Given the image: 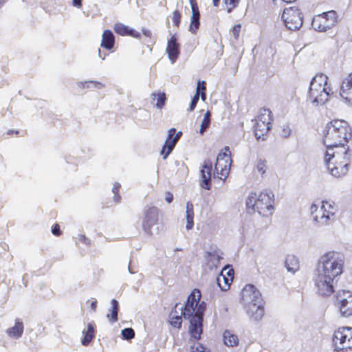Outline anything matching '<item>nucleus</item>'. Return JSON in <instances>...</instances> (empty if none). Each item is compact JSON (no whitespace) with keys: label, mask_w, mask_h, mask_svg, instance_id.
<instances>
[{"label":"nucleus","mask_w":352,"mask_h":352,"mask_svg":"<svg viewBox=\"0 0 352 352\" xmlns=\"http://www.w3.org/2000/svg\"><path fill=\"white\" fill-rule=\"evenodd\" d=\"M220 0H212V3L214 6H218L219 4Z\"/></svg>","instance_id":"60"},{"label":"nucleus","mask_w":352,"mask_h":352,"mask_svg":"<svg viewBox=\"0 0 352 352\" xmlns=\"http://www.w3.org/2000/svg\"><path fill=\"white\" fill-rule=\"evenodd\" d=\"M285 266L288 272L295 273L299 269L298 258L294 255H288L285 261Z\"/></svg>","instance_id":"26"},{"label":"nucleus","mask_w":352,"mask_h":352,"mask_svg":"<svg viewBox=\"0 0 352 352\" xmlns=\"http://www.w3.org/2000/svg\"><path fill=\"white\" fill-rule=\"evenodd\" d=\"M190 352H208L207 349L200 343L195 344L190 348Z\"/></svg>","instance_id":"44"},{"label":"nucleus","mask_w":352,"mask_h":352,"mask_svg":"<svg viewBox=\"0 0 352 352\" xmlns=\"http://www.w3.org/2000/svg\"><path fill=\"white\" fill-rule=\"evenodd\" d=\"M142 31V34L145 36L149 37V38L151 37L152 33H151V32L149 30L146 29V28H143Z\"/></svg>","instance_id":"55"},{"label":"nucleus","mask_w":352,"mask_h":352,"mask_svg":"<svg viewBox=\"0 0 352 352\" xmlns=\"http://www.w3.org/2000/svg\"><path fill=\"white\" fill-rule=\"evenodd\" d=\"M344 257L342 254L331 251L322 255L313 274L316 293L321 296H329L335 292L338 277L343 272Z\"/></svg>","instance_id":"1"},{"label":"nucleus","mask_w":352,"mask_h":352,"mask_svg":"<svg viewBox=\"0 0 352 352\" xmlns=\"http://www.w3.org/2000/svg\"><path fill=\"white\" fill-rule=\"evenodd\" d=\"M241 301L243 305L263 303L261 294L256 287L252 284L246 285L241 293Z\"/></svg>","instance_id":"12"},{"label":"nucleus","mask_w":352,"mask_h":352,"mask_svg":"<svg viewBox=\"0 0 352 352\" xmlns=\"http://www.w3.org/2000/svg\"><path fill=\"white\" fill-rule=\"evenodd\" d=\"M90 307L93 311H95L96 309V307H97V301L94 300V301L91 302Z\"/></svg>","instance_id":"58"},{"label":"nucleus","mask_w":352,"mask_h":352,"mask_svg":"<svg viewBox=\"0 0 352 352\" xmlns=\"http://www.w3.org/2000/svg\"><path fill=\"white\" fill-rule=\"evenodd\" d=\"M201 95V98L202 100H205L206 98V91L199 93Z\"/></svg>","instance_id":"59"},{"label":"nucleus","mask_w":352,"mask_h":352,"mask_svg":"<svg viewBox=\"0 0 352 352\" xmlns=\"http://www.w3.org/2000/svg\"><path fill=\"white\" fill-rule=\"evenodd\" d=\"M114 31L121 36H131L136 38H140L141 36L140 33L135 30L121 23H117L114 25Z\"/></svg>","instance_id":"20"},{"label":"nucleus","mask_w":352,"mask_h":352,"mask_svg":"<svg viewBox=\"0 0 352 352\" xmlns=\"http://www.w3.org/2000/svg\"><path fill=\"white\" fill-rule=\"evenodd\" d=\"M345 157L351 159V151L349 149L346 150L344 147L339 146L327 147L324 162L327 166H329L331 161H342Z\"/></svg>","instance_id":"13"},{"label":"nucleus","mask_w":352,"mask_h":352,"mask_svg":"<svg viewBox=\"0 0 352 352\" xmlns=\"http://www.w3.org/2000/svg\"><path fill=\"white\" fill-rule=\"evenodd\" d=\"M267 161L264 159L259 158L257 160L256 170L261 175L265 173L267 170Z\"/></svg>","instance_id":"38"},{"label":"nucleus","mask_w":352,"mask_h":352,"mask_svg":"<svg viewBox=\"0 0 352 352\" xmlns=\"http://www.w3.org/2000/svg\"><path fill=\"white\" fill-rule=\"evenodd\" d=\"M226 274H227V276L226 277H231L232 278H233V275H234V271L232 269H230L227 271L226 272Z\"/></svg>","instance_id":"57"},{"label":"nucleus","mask_w":352,"mask_h":352,"mask_svg":"<svg viewBox=\"0 0 352 352\" xmlns=\"http://www.w3.org/2000/svg\"><path fill=\"white\" fill-rule=\"evenodd\" d=\"M200 291L195 289L188 296L184 307H181V314L184 319L190 320L189 331L193 338L199 340L203 329V320L206 309L204 301L199 302Z\"/></svg>","instance_id":"2"},{"label":"nucleus","mask_w":352,"mask_h":352,"mask_svg":"<svg viewBox=\"0 0 352 352\" xmlns=\"http://www.w3.org/2000/svg\"><path fill=\"white\" fill-rule=\"evenodd\" d=\"M327 80L328 77L322 73L312 78L307 93V100L314 106L323 105L329 100L331 90L327 87Z\"/></svg>","instance_id":"4"},{"label":"nucleus","mask_w":352,"mask_h":352,"mask_svg":"<svg viewBox=\"0 0 352 352\" xmlns=\"http://www.w3.org/2000/svg\"><path fill=\"white\" fill-rule=\"evenodd\" d=\"M114 43L115 37L113 32L109 30H104L102 36L101 47L111 50L113 47Z\"/></svg>","instance_id":"23"},{"label":"nucleus","mask_w":352,"mask_h":352,"mask_svg":"<svg viewBox=\"0 0 352 352\" xmlns=\"http://www.w3.org/2000/svg\"><path fill=\"white\" fill-rule=\"evenodd\" d=\"M121 333L125 340H131L135 336V331L132 328H124L122 330Z\"/></svg>","instance_id":"40"},{"label":"nucleus","mask_w":352,"mask_h":352,"mask_svg":"<svg viewBox=\"0 0 352 352\" xmlns=\"http://www.w3.org/2000/svg\"><path fill=\"white\" fill-rule=\"evenodd\" d=\"M334 216V211L328 210L327 212L323 211L322 214L319 217L315 215L314 217V221L316 222L318 226H324L329 225L333 220Z\"/></svg>","instance_id":"24"},{"label":"nucleus","mask_w":352,"mask_h":352,"mask_svg":"<svg viewBox=\"0 0 352 352\" xmlns=\"http://www.w3.org/2000/svg\"><path fill=\"white\" fill-rule=\"evenodd\" d=\"M336 306L344 317L352 316V292L349 290L338 291L336 295Z\"/></svg>","instance_id":"9"},{"label":"nucleus","mask_w":352,"mask_h":352,"mask_svg":"<svg viewBox=\"0 0 352 352\" xmlns=\"http://www.w3.org/2000/svg\"><path fill=\"white\" fill-rule=\"evenodd\" d=\"M186 228L189 230L193 228L194 226V210L193 204L190 202H187L186 206Z\"/></svg>","instance_id":"30"},{"label":"nucleus","mask_w":352,"mask_h":352,"mask_svg":"<svg viewBox=\"0 0 352 352\" xmlns=\"http://www.w3.org/2000/svg\"><path fill=\"white\" fill-rule=\"evenodd\" d=\"M82 0H72V6L77 8H80L82 5Z\"/></svg>","instance_id":"54"},{"label":"nucleus","mask_w":352,"mask_h":352,"mask_svg":"<svg viewBox=\"0 0 352 352\" xmlns=\"http://www.w3.org/2000/svg\"><path fill=\"white\" fill-rule=\"evenodd\" d=\"M207 265L210 267H217L219 261L222 258L217 250H211L206 253L205 255Z\"/></svg>","instance_id":"25"},{"label":"nucleus","mask_w":352,"mask_h":352,"mask_svg":"<svg viewBox=\"0 0 352 352\" xmlns=\"http://www.w3.org/2000/svg\"><path fill=\"white\" fill-rule=\"evenodd\" d=\"M98 55H99V56L102 58V60H104V59L105 58V56H106V54H104V56H102V55H101V51H100V49L98 50Z\"/></svg>","instance_id":"62"},{"label":"nucleus","mask_w":352,"mask_h":352,"mask_svg":"<svg viewBox=\"0 0 352 352\" xmlns=\"http://www.w3.org/2000/svg\"><path fill=\"white\" fill-rule=\"evenodd\" d=\"M212 163L210 160H206L204 162L202 168L201 169V180L200 186L204 189L209 190L211 186V173Z\"/></svg>","instance_id":"15"},{"label":"nucleus","mask_w":352,"mask_h":352,"mask_svg":"<svg viewBox=\"0 0 352 352\" xmlns=\"http://www.w3.org/2000/svg\"><path fill=\"white\" fill-rule=\"evenodd\" d=\"M324 144L326 147L344 145L352 134L348 123L342 120H334L328 123L324 130Z\"/></svg>","instance_id":"3"},{"label":"nucleus","mask_w":352,"mask_h":352,"mask_svg":"<svg viewBox=\"0 0 352 352\" xmlns=\"http://www.w3.org/2000/svg\"><path fill=\"white\" fill-rule=\"evenodd\" d=\"M159 209L155 206H146L143 210L142 228L148 236L153 234V228L158 223Z\"/></svg>","instance_id":"7"},{"label":"nucleus","mask_w":352,"mask_h":352,"mask_svg":"<svg viewBox=\"0 0 352 352\" xmlns=\"http://www.w3.org/2000/svg\"><path fill=\"white\" fill-rule=\"evenodd\" d=\"M78 240L86 245L90 244V241H91L90 239L87 238L85 236V235H84V234H80L79 237H78Z\"/></svg>","instance_id":"50"},{"label":"nucleus","mask_w":352,"mask_h":352,"mask_svg":"<svg viewBox=\"0 0 352 352\" xmlns=\"http://www.w3.org/2000/svg\"><path fill=\"white\" fill-rule=\"evenodd\" d=\"M271 112L269 109H263L261 110L260 114L258 115L256 122H261L262 123L271 124V119L270 117Z\"/></svg>","instance_id":"37"},{"label":"nucleus","mask_w":352,"mask_h":352,"mask_svg":"<svg viewBox=\"0 0 352 352\" xmlns=\"http://www.w3.org/2000/svg\"><path fill=\"white\" fill-rule=\"evenodd\" d=\"M24 326L23 322L19 319L15 320V324L12 327L6 330V333L10 338L18 339L23 335Z\"/></svg>","instance_id":"22"},{"label":"nucleus","mask_w":352,"mask_h":352,"mask_svg":"<svg viewBox=\"0 0 352 352\" xmlns=\"http://www.w3.org/2000/svg\"><path fill=\"white\" fill-rule=\"evenodd\" d=\"M182 135V131L175 132V135H173V138L171 137V140L176 144L177 142L180 139Z\"/></svg>","instance_id":"51"},{"label":"nucleus","mask_w":352,"mask_h":352,"mask_svg":"<svg viewBox=\"0 0 352 352\" xmlns=\"http://www.w3.org/2000/svg\"><path fill=\"white\" fill-rule=\"evenodd\" d=\"M271 126L267 124L256 122L254 126V134L257 140H264V135L269 131Z\"/></svg>","instance_id":"28"},{"label":"nucleus","mask_w":352,"mask_h":352,"mask_svg":"<svg viewBox=\"0 0 352 352\" xmlns=\"http://www.w3.org/2000/svg\"><path fill=\"white\" fill-rule=\"evenodd\" d=\"M107 318H109V317H110V315H109V314H107Z\"/></svg>","instance_id":"64"},{"label":"nucleus","mask_w":352,"mask_h":352,"mask_svg":"<svg viewBox=\"0 0 352 352\" xmlns=\"http://www.w3.org/2000/svg\"><path fill=\"white\" fill-rule=\"evenodd\" d=\"M247 314L255 321H259L265 314L263 303L243 305Z\"/></svg>","instance_id":"17"},{"label":"nucleus","mask_w":352,"mask_h":352,"mask_svg":"<svg viewBox=\"0 0 352 352\" xmlns=\"http://www.w3.org/2000/svg\"><path fill=\"white\" fill-rule=\"evenodd\" d=\"M151 98L153 101H155V100H157L155 106L158 109H162L164 107V105L165 104V102L166 100V94L164 92H162V93L159 92L157 94H152L151 95Z\"/></svg>","instance_id":"34"},{"label":"nucleus","mask_w":352,"mask_h":352,"mask_svg":"<svg viewBox=\"0 0 352 352\" xmlns=\"http://www.w3.org/2000/svg\"><path fill=\"white\" fill-rule=\"evenodd\" d=\"M210 121H211V113L209 111H207L206 113L204 114L203 120L201 124L199 133L201 134H204V132L207 130V129L210 125Z\"/></svg>","instance_id":"36"},{"label":"nucleus","mask_w":352,"mask_h":352,"mask_svg":"<svg viewBox=\"0 0 352 352\" xmlns=\"http://www.w3.org/2000/svg\"><path fill=\"white\" fill-rule=\"evenodd\" d=\"M337 22V14L334 10L323 12L314 19L312 25L314 28L319 32H325L330 29Z\"/></svg>","instance_id":"10"},{"label":"nucleus","mask_w":352,"mask_h":352,"mask_svg":"<svg viewBox=\"0 0 352 352\" xmlns=\"http://www.w3.org/2000/svg\"><path fill=\"white\" fill-rule=\"evenodd\" d=\"M335 203L333 201H322L321 210L327 212L328 210L336 212L334 208Z\"/></svg>","instance_id":"39"},{"label":"nucleus","mask_w":352,"mask_h":352,"mask_svg":"<svg viewBox=\"0 0 352 352\" xmlns=\"http://www.w3.org/2000/svg\"><path fill=\"white\" fill-rule=\"evenodd\" d=\"M131 262V260L128 266V271L130 274H135L138 272V269L132 265Z\"/></svg>","instance_id":"52"},{"label":"nucleus","mask_w":352,"mask_h":352,"mask_svg":"<svg viewBox=\"0 0 352 352\" xmlns=\"http://www.w3.org/2000/svg\"><path fill=\"white\" fill-rule=\"evenodd\" d=\"M52 232L55 236H60L61 234V231L59 225L54 224L52 228Z\"/></svg>","instance_id":"49"},{"label":"nucleus","mask_w":352,"mask_h":352,"mask_svg":"<svg viewBox=\"0 0 352 352\" xmlns=\"http://www.w3.org/2000/svg\"><path fill=\"white\" fill-rule=\"evenodd\" d=\"M274 204V195L271 190L261 192L259 195L251 192L246 200V206L248 210H256L263 217L272 214Z\"/></svg>","instance_id":"5"},{"label":"nucleus","mask_w":352,"mask_h":352,"mask_svg":"<svg viewBox=\"0 0 352 352\" xmlns=\"http://www.w3.org/2000/svg\"><path fill=\"white\" fill-rule=\"evenodd\" d=\"M332 341L336 351L351 349L352 327H340L334 332Z\"/></svg>","instance_id":"6"},{"label":"nucleus","mask_w":352,"mask_h":352,"mask_svg":"<svg viewBox=\"0 0 352 352\" xmlns=\"http://www.w3.org/2000/svg\"><path fill=\"white\" fill-rule=\"evenodd\" d=\"M120 184L118 182H116L112 188V192L114 194L113 200L116 203H119L121 199L120 195L118 194Z\"/></svg>","instance_id":"41"},{"label":"nucleus","mask_w":352,"mask_h":352,"mask_svg":"<svg viewBox=\"0 0 352 352\" xmlns=\"http://www.w3.org/2000/svg\"><path fill=\"white\" fill-rule=\"evenodd\" d=\"M192 10L191 21L189 27V31L195 34L200 25V13L196 1H190Z\"/></svg>","instance_id":"19"},{"label":"nucleus","mask_w":352,"mask_h":352,"mask_svg":"<svg viewBox=\"0 0 352 352\" xmlns=\"http://www.w3.org/2000/svg\"><path fill=\"white\" fill-rule=\"evenodd\" d=\"M282 19L289 30H298L302 25V16L297 8L290 7L285 8L282 14Z\"/></svg>","instance_id":"8"},{"label":"nucleus","mask_w":352,"mask_h":352,"mask_svg":"<svg viewBox=\"0 0 352 352\" xmlns=\"http://www.w3.org/2000/svg\"><path fill=\"white\" fill-rule=\"evenodd\" d=\"M292 129L288 124H283L281 126V136L287 138L291 135Z\"/></svg>","instance_id":"42"},{"label":"nucleus","mask_w":352,"mask_h":352,"mask_svg":"<svg viewBox=\"0 0 352 352\" xmlns=\"http://www.w3.org/2000/svg\"><path fill=\"white\" fill-rule=\"evenodd\" d=\"M226 270H227V269H223L217 278V285L222 291H227L230 288L232 281L231 277H226L223 274Z\"/></svg>","instance_id":"29"},{"label":"nucleus","mask_w":352,"mask_h":352,"mask_svg":"<svg viewBox=\"0 0 352 352\" xmlns=\"http://www.w3.org/2000/svg\"><path fill=\"white\" fill-rule=\"evenodd\" d=\"M14 133H16V134H18L19 131H18L9 130L8 132V134L10 135V134H12Z\"/></svg>","instance_id":"61"},{"label":"nucleus","mask_w":352,"mask_h":352,"mask_svg":"<svg viewBox=\"0 0 352 352\" xmlns=\"http://www.w3.org/2000/svg\"><path fill=\"white\" fill-rule=\"evenodd\" d=\"M7 0H0V8L3 5V3L6 1Z\"/></svg>","instance_id":"63"},{"label":"nucleus","mask_w":352,"mask_h":352,"mask_svg":"<svg viewBox=\"0 0 352 352\" xmlns=\"http://www.w3.org/2000/svg\"><path fill=\"white\" fill-rule=\"evenodd\" d=\"M165 200L168 204L171 203L173 201V194L169 192H167L166 193Z\"/></svg>","instance_id":"53"},{"label":"nucleus","mask_w":352,"mask_h":352,"mask_svg":"<svg viewBox=\"0 0 352 352\" xmlns=\"http://www.w3.org/2000/svg\"><path fill=\"white\" fill-rule=\"evenodd\" d=\"M317 210H318V206L314 204H311V206L310 207V210H311V214H314V213L315 212H316Z\"/></svg>","instance_id":"56"},{"label":"nucleus","mask_w":352,"mask_h":352,"mask_svg":"<svg viewBox=\"0 0 352 352\" xmlns=\"http://www.w3.org/2000/svg\"><path fill=\"white\" fill-rule=\"evenodd\" d=\"M179 47L176 35H171L170 38L168 39L166 51L168 54V58L172 63H174L176 61L180 54Z\"/></svg>","instance_id":"16"},{"label":"nucleus","mask_w":352,"mask_h":352,"mask_svg":"<svg viewBox=\"0 0 352 352\" xmlns=\"http://www.w3.org/2000/svg\"><path fill=\"white\" fill-rule=\"evenodd\" d=\"M224 2L228 6L227 12L230 13L232 12L233 8L238 6L239 0H224Z\"/></svg>","instance_id":"43"},{"label":"nucleus","mask_w":352,"mask_h":352,"mask_svg":"<svg viewBox=\"0 0 352 352\" xmlns=\"http://www.w3.org/2000/svg\"><path fill=\"white\" fill-rule=\"evenodd\" d=\"M349 164L350 158L345 157L342 161H331L330 165L327 166V168L333 176L340 177L346 174Z\"/></svg>","instance_id":"14"},{"label":"nucleus","mask_w":352,"mask_h":352,"mask_svg":"<svg viewBox=\"0 0 352 352\" xmlns=\"http://www.w3.org/2000/svg\"><path fill=\"white\" fill-rule=\"evenodd\" d=\"M175 132L176 129L175 128H171L168 131V138L161 151V155H163L164 159H166L170 154V153L175 148L176 144L171 140V137H173L175 135Z\"/></svg>","instance_id":"21"},{"label":"nucleus","mask_w":352,"mask_h":352,"mask_svg":"<svg viewBox=\"0 0 352 352\" xmlns=\"http://www.w3.org/2000/svg\"><path fill=\"white\" fill-rule=\"evenodd\" d=\"M223 340L225 344L228 346H234L239 344L237 336L232 333L228 330H226L223 333Z\"/></svg>","instance_id":"32"},{"label":"nucleus","mask_w":352,"mask_h":352,"mask_svg":"<svg viewBox=\"0 0 352 352\" xmlns=\"http://www.w3.org/2000/svg\"><path fill=\"white\" fill-rule=\"evenodd\" d=\"M241 24L235 25L232 28V33L235 38H238L239 36V32L241 31Z\"/></svg>","instance_id":"48"},{"label":"nucleus","mask_w":352,"mask_h":352,"mask_svg":"<svg viewBox=\"0 0 352 352\" xmlns=\"http://www.w3.org/2000/svg\"><path fill=\"white\" fill-rule=\"evenodd\" d=\"M224 150L225 152L219 153L214 164V173L220 179H222V177H224V179L226 178L232 163L230 154L226 153L229 151V147L225 146Z\"/></svg>","instance_id":"11"},{"label":"nucleus","mask_w":352,"mask_h":352,"mask_svg":"<svg viewBox=\"0 0 352 352\" xmlns=\"http://www.w3.org/2000/svg\"><path fill=\"white\" fill-rule=\"evenodd\" d=\"M82 334L84 336L81 343L83 346H87L95 337V325L93 323H89L87 331L83 330Z\"/></svg>","instance_id":"27"},{"label":"nucleus","mask_w":352,"mask_h":352,"mask_svg":"<svg viewBox=\"0 0 352 352\" xmlns=\"http://www.w3.org/2000/svg\"><path fill=\"white\" fill-rule=\"evenodd\" d=\"M206 82L204 80L199 81L197 86V94L199 95L201 92H204L206 90Z\"/></svg>","instance_id":"47"},{"label":"nucleus","mask_w":352,"mask_h":352,"mask_svg":"<svg viewBox=\"0 0 352 352\" xmlns=\"http://www.w3.org/2000/svg\"><path fill=\"white\" fill-rule=\"evenodd\" d=\"M173 21L176 26H179L181 21V13L178 10H175L173 14Z\"/></svg>","instance_id":"45"},{"label":"nucleus","mask_w":352,"mask_h":352,"mask_svg":"<svg viewBox=\"0 0 352 352\" xmlns=\"http://www.w3.org/2000/svg\"><path fill=\"white\" fill-rule=\"evenodd\" d=\"M198 101H199V95L197 94H196L192 98L189 108L188 110L190 111H193L195 109V108L196 107Z\"/></svg>","instance_id":"46"},{"label":"nucleus","mask_w":352,"mask_h":352,"mask_svg":"<svg viewBox=\"0 0 352 352\" xmlns=\"http://www.w3.org/2000/svg\"><path fill=\"white\" fill-rule=\"evenodd\" d=\"M111 318L109 319L111 323H114L118 321V314L119 311V303L118 300L116 299L111 300Z\"/></svg>","instance_id":"35"},{"label":"nucleus","mask_w":352,"mask_h":352,"mask_svg":"<svg viewBox=\"0 0 352 352\" xmlns=\"http://www.w3.org/2000/svg\"><path fill=\"white\" fill-rule=\"evenodd\" d=\"M340 95L346 101L352 102V72L342 80Z\"/></svg>","instance_id":"18"},{"label":"nucleus","mask_w":352,"mask_h":352,"mask_svg":"<svg viewBox=\"0 0 352 352\" xmlns=\"http://www.w3.org/2000/svg\"><path fill=\"white\" fill-rule=\"evenodd\" d=\"M177 306L178 304L177 303L175 306L174 309H173L172 311L170 312L169 318L170 320V324L175 328L180 329L182 324V316H183L182 314L181 316L175 315L177 313L176 310Z\"/></svg>","instance_id":"31"},{"label":"nucleus","mask_w":352,"mask_h":352,"mask_svg":"<svg viewBox=\"0 0 352 352\" xmlns=\"http://www.w3.org/2000/svg\"><path fill=\"white\" fill-rule=\"evenodd\" d=\"M78 87L80 89H101L105 87V85L98 81L89 80L85 82H78L77 83Z\"/></svg>","instance_id":"33"}]
</instances>
